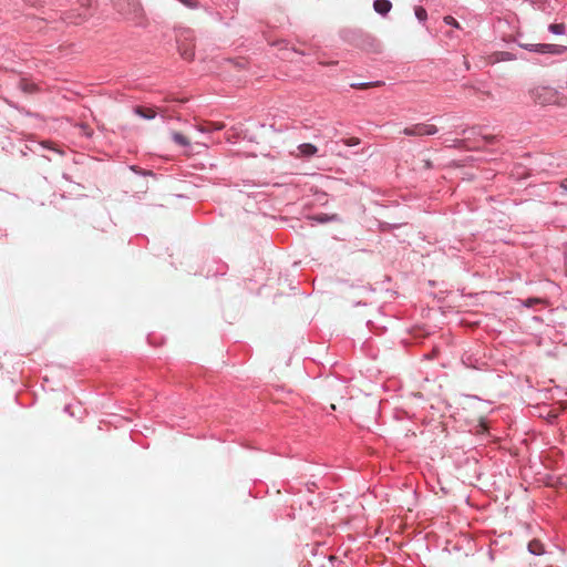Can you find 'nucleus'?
<instances>
[{
  "mask_svg": "<svg viewBox=\"0 0 567 567\" xmlns=\"http://www.w3.org/2000/svg\"><path fill=\"white\" fill-rule=\"evenodd\" d=\"M532 100L539 105H564L565 97L557 89L546 85H539L530 90Z\"/></svg>",
  "mask_w": 567,
  "mask_h": 567,
  "instance_id": "nucleus-1",
  "label": "nucleus"
},
{
  "mask_svg": "<svg viewBox=\"0 0 567 567\" xmlns=\"http://www.w3.org/2000/svg\"><path fill=\"white\" fill-rule=\"evenodd\" d=\"M519 47L528 50L534 51L540 54H553V55H559L563 54L566 50L565 47L558 45V44H533V43H519Z\"/></svg>",
  "mask_w": 567,
  "mask_h": 567,
  "instance_id": "nucleus-2",
  "label": "nucleus"
},
{
  "mask_svg": "<svg viewBox=\"0 0 567 567\" xmlns=\"http://www.w3.org/2000/svg\"><path fill=\"white\" fill-rule=\"evenodd\" d=\"M437 127L434 124L417 123L405 127L402 133L406 136H429L437 133Z\"/></svg>",
  "mask_w": 567,
  "mask_h": 567,
  "instance_id": "nucleus-3",
  "label": "nucleus"
},
{
  "mask_svg": "<svg viewBox=\"0 0 567 567\" xmlns=\"http://www.w3.org/2000/svg\"><path fill=\"white\" fill-rule=\"evenodd\" d=\"M225 127V124L221 122H206L204 124L197 125V130L202 133H208L213 131H220Z\"/></svg>",
  "mask_w": 567,
  "mask_h": 567,
  "instance_id": "nucleus-4",
  "label": "nucleus"
},
{
  "mask_svg": "<svg viewBox=\"0 0 567 567\" xmlns=\"http://www.w3.org/2000/svg\"><path fill=\"white\" fill-rule=\"evenodd\" d=\"M373 8L378 13L384 16L391 10L392 3L389 0H375Z\"/></svg>",
  "mask_w": 567,
  "mask_h": 567,
  "instance_id": "nucleus-5",
  "label": "nucleus"
},
{
  "mask_svg": "<svg viewBox=\"0 0 567 567\" xmlns=\"http://www.w3.org/2000/svg\"><path fill=\"white\" fill-rule=\"evenodd\" d=\"M135 113L143 118L152 120L156 116V110L152 107L136 106Z\"/></svg>",
  "mask_w": 567,
  "mask_h": 567,
  "instance_id": "nucleus-6",
  "label": "nucleus"
},
{
  "mask_svg": "<svg viewBox=\"0 0 567 567\" xmlns=\"http://www.w3.org/2000/svg\"><path fill=\"white\" fill-rule=\"evenodd\" d=\"M528 550L534 555H543L545 553L544 545L538 539H533L528 543Z\"/></svg>",
  "mask_w": 567,
  "mask_h": 567,
  "instance_id": "nucleus-7",
  "label": "nucleus"
},
{
  "mask_svg": "<svg viewBox=\"0 0 567 567\" xmlns=\"http://www.w3.org/2000/svg\"><path fill=\"white\" fill-rule=\"evenodd\" d=\"M298 151L302 156L309 157L317 153V147L310 143H305L298 146Z\"/></svg>",
  "mask_w": 567,
  "mask_h": 567,
  "instance_id": "nucleus-8",
  "label": "nucleus"
},
{
  "mask_svg": "<svg viewBox=\"0 0 567 567\" xmlns=\"http://www.w3.org/2000/svg\"><path fill=\"white\" fill-rule=\"evenodd\" d=\"M179 52L181 55L188 61L193 60L195 56L194 48L192 44H179Z\"/></svg>",
  "mask_w": 567,
  "mask_h": 567,
  "instance_id": "nucleus-9",
  "label": "nucleus"
},
{
  "mask_svg": "<svg viewBox=\"0 0 567 567\" xmlns=\"http://www.w3.org/2000/svg\"><path fill=\"white\" fill-rule=\"evenodd\" d=\"M172 138L179 146H184L185 147V146H188L190 144V140L186 135H184V134H182L179 132H173L172 133Z\"/></svg>",
  "mask_w": 567,
  "mask_h": 567,
  "instance_id": "nucleus-10",
  "label": "nucleus"
},
{
  "mask_svg": "<svg viewBox=\"0 0 567 567\" xmlns=\"http://www.w3.org/2000/svg\"><path fill=\"white\" fill-rule=\"evenodd\" d=\"M549 31L555 34H563L565 32V25L563 23H553L549 25Z\"/></svg>",
  "mask_w": 567,
  "mask_h": 567,
  "instance_id": "nucleus-11",
  "label": "nucleus"
},
{
  "mask_svg": "<svg viewBox=\"0 0 567 567\" xmlns=\"http://www.w3.org/2000/svg\"><path fill=\"white\" fill-rule=\"evenodd\" d=\"M379 85H380V82L351 84L352 87H355V89H359V90H365V89H369L371 86H379Z\"/></svg>",
  "mask_w": 567,
  "mask_h": 567,
  "instance_id": "nucleus-12",
  "label": "nucleus"
},
{
  "mask_svg": "<svg viewBox=\"0 0 567 567\" xmlns=\"http://www.w3.org/2000/svg\"><path fill=\"white\" fill-rule=\"evenodd\" d=\"M544 300L539 299V298H528L526 300L523 301L524 306L525 307H533L534 305L536 303H543Z\"/></svg>",
  "mask_w": 567,
  "mask_h": 567,
  "instance_id": "nucleus-13",
  "label": "nucleus"
},
{
  "mask_svg": "<svg viewBox=\"0 0 567 567\" xmlns=\"http://www.w3.org/2000/svg\"><path fill=\"white\" fill-rule=\"evenodd\" d=\"M444 22L446 24L453 25L454 28H457V29L461 28L460 23L453 17H451V16L444 17Z\"/></svg>",
  "mask_w": 567,
  "mask_h": 567,
  "instance_id": "nucleus-14",
  "label": "nucleus"
},
{
  "mask_svg": "<svg viewBox=\"0 0 567 567\" xmlns=\"http://www.w3.org/2000/svg\"><path fill=\"white\" fill-rule=\"evenodd\" d=\"M415 14L419 19L423 20L426 18V11L423 8H417Z\"/></svg>",
  "mask_w": 567,
  "mask_h": 567,
  "instance_id": "nucleus-15",
  "label": "nucleus"
},
{
  "mask_svg": "<svg viewBox=\"0 0 567 567\" xmlns=\"http://www.w3.org/2000/svg\"><path fill=\"white\" fill-rule=\"evenodd\" d=\"M21 87L25 91V92H31L34 87L33 84H29V83H25L23 81H21Z\"/></svg>",
  "mask_w": 567,
  "mask_h": 567,
  "instance_id": "nucleus-16",
  "label": "nucleus"
},
{
  "mask_svg": "<svg viewBox=\"0 0 567 567\" xmlns=\"http://www.w3.org/2000/svg\"><path fill=\"white\" fill-rule=\"evenodd\" d=\"M560 187H561L564 190H567V178H565V179L560 183Z\"/></svg>",
  "mask_w": 567,
  "mask_h": 567,
  "instance_id": "nucleus-17",
  "label": "nucleus"
},
{
  "mask_svg": "<svg viewBox=\"0 0 567 567\" xmlns=\"http://www.w3.org/2000/svg\"><path fill=\"white\" fill-rule=\"evenodd\" d=\"M230 64H234L235 66H238V68H243L244 64L241 62H234V61H229Z\"/></svg>",
  "mask_w": 567,
  "mask_h": 567,
  "instance_id": "nucleus-18",
  "label": "nucleus"
},
{
  "mask_svg": "<svg viewBox=\"0 0 567 567\" xmlns=\"http://www.w3.org/2000/svg\"><path fill=\"white\" fill-rule=\"evenodd\" d=\"M358 143H359V141L357 138H351L348 144L349 145H357Z\"/></svg>",
  "mask_w": 567,
  "mask_h": 567,
  "instance_id": "nucleus-19",
  "label": "nucleus"
},
{
  "mask_svg": "<svg viewBox=\"0 0 567 567\" xmlns=\"http://www.w3.org/2000/svg\"><path fill=\"white\" fill-rule=\"evenodd\" d=\"M181 2H183L184 4L188 6V7H193L194 4L192 2H189V0H179Z\"/></svg>",
  "mask_w": 567,
  "mask_h": 567,
  "instance_id": "nucleus-20",
  "label": "nucleus"
}]
</instances>
